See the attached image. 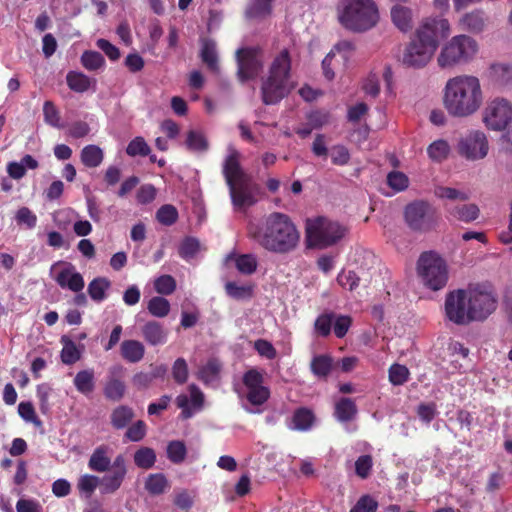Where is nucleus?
<instances>
[{
  "instance_id": "680f3d73",
  "label": "nucleus",
  "mask_w": 512,
  "mask_h": 512,
  "mask_svg": "<svg viewBox=\"0 0 512 512\" xmlns=\"http://www.w3.org/2000/svg\"><path fill=\"white\" fill-rule=\"evenodd\" d=\"M178 217V212L172 205L162 206L156 214L157 220L163 225H172Z\"/></svg>"
},
{
  "instance_id": "6ab92c4d",
  "label": "nucleus",
  "mask_w": 512,
  "mask_h": 512,
  "mask_svg": "<svg viewBox=\"0 0 512 512\" xmlns=\"http://www.w3.org/2000/svg\"><path fill=\"white\" fill-rule=\"evenodd\" d=\"M56 283L62 288L72 292H81L85 281L81 273L71 263H64L54 277Z\"/></svg>"
},
{
  "instance_id": "bb28decb",
  "label": "nucleus",
  "mask_w": 512,
  "mask_h": 512,
  "mask_svg": "<svg viewBox=\"0 0 512 512\" xmlns=\"http://www.w3.org/2000/svg\"><path fill=\"white\" fill-rule=\"evenodd\" d=\"M446 211L456 220L466 223L476 220L479 216V208L476 204L446 206Z\"/></svg>"
},
{
  "instance_id": "f8f14e48",
  "label": "nucleus",
  "mask_w": 512,
  "mask_h": 512,
  "mask_svg": "<svg viewBox=\"0 0 512 512\" xmlns=\"http://www.w3.org/2000/svg\"><path fill=\"white\" fill-rule=\"evenodd\" d=\"M450 34L451 25L448 19L440 16L423 19L414 32L415 37L436 51L441 40L448 38Z\"/></svg>"
},
{
  "instance_id": "9b49d317",
  "label": "nucleus",
  "mask_w": 512,
  "mask_h": 512,
  "mask_svg": "<svg viewBox=\"0 0 512 512\" xmlns=\"http://www.w3.org/2000/svg\"><path fill=\"white\" fill-rule=\"evenodd\" d=\"M239 395L248 404L244 408L249 413H260L262 406L270 397V390L264 385L263 374L257 369H250L243 375V388Z\"/></svg>"
},
{
  "instance_id": "4468645a",
  "label": "nucleus",
  "mask_w": 512,
  "mask_h": 512,
  "mask_svg": "<svg viewBox=\"0 0 512 512\" xmlns=\"http://www.w3.org/2000/svg\"><path fill=\"white\" fill-rule=\"evenodd\" d=\"M238 77L244 82L256 78L262 71L264 55L260 48H241L236 52Z\"/></svg>"
},
{
  "instance_id": "7c9ffc66",
  "label": "nucleus",
  "mask_w": 512,
  "mask_h": 512,
  "mask_svg": "<svg viewBox=\"0 0 512 512\" xmlns=\"http://www.w3.org/2000/svg\"><path fill=\"white\" fill-rule=\"evenodd\" d=\"M111 286L109 279L105 277L94 278L87 287L90 298L95 302H102L107 297V291Z\"/></svg>"
},
{
  "instance_id": "473e14b6",
  "label": "nucleus",
  "mask_w": 512,
  "mask_h": 512,
  "mask_svg": "<svg viewBox=\"0 0 512 512\" xmlns=\"http://www.w3.org/2000/svg\"><path fill=\"white\" fill-rule=\"evenodd\" d=\"M357 413V408L350 398H342L335 404L334 415L340 422L352 420Z\"/></svg>"
},
{
  "instance_id": "de8ad7c7",
  "label": "nucleus",
  "mask_w": 512,
  "mask_h": 512,
  "mask_svg": "<svg viewBox=\"0 0 512 512\" xmlns=\"http://www.w3.org/2000/svg\"><path fill=\"white\" fill-rule=\"evenodd\" d=\"M186 453V446L182 441H171L167 446V457L173 463L183 462L186 457Z\"/></svg>"
},
{
  "instance_id": "a19ab883",
  "label": "nucleus",
  "mask_w": 512,
  "mask_h": 512,
  "mask_svg": "<svg viewBox=\"0 0 512 512\" xmlns=\"http://www.w3.org/2000/svg\"><path fill=\"white\" fill-rule=\"evenodd\" d=\"M169 487L166 477L161 474H151L145 482L146 490L153 495H159L165 492Z\"/></svg>"
},
{
  "instance_id": "0eeeda50",
  "label": "nucleus",
  "mask_w": 512,
  "mask_h": 512,
  "mask_svg": "<svg viewBox=\"0 0 512 512\" xmlns=\"http://www.w3.org/2000/svg\"><path fill=\"white\" fill-rule=\"evenodd\" d=\"M479 44L467 34H458L446 41L437 56V65L451 69L471 63L478 55Z\"/></svg>"
},
{
  "instance_id": "a18cd8bd",
  "label": "nucleus",
  "mask_w": 512,
  "mask_h": 512,
  "mask_svg": "<svg viewBox=\"0 0 512 512\" xmlns=\"http://www.w3.org/2000/svg\"><path fill=\"white\" fill-rule=\"evenodd\" d=\"M66 79L69 88L76 92H84L90 87V79L83 73L69 72Z\"/></svg>"
},
{
  "instance_id": "cd10ccee",
  "label": "nucleus",
  "mask_w": 512,
  "mask_h": 512,
  "mask_svg": "<svg viewBox=\"0 0 512 512\" xmlns=\"http://www.w3.org/2000/svg\"><path fill=\"white\" fill-rule=\"evenodd\" d=\"M73 384L76 390L85 395L89 396L95 390V375L92 369H84L76 373Z\"/></svg>"
},
{
  "instance_id": "f03ea898",
  "label": "nucleus",
  "mask_w": 512,
  "mask_h": 512,
  "mask_svg": "<svg viewBox=\"0 0 512 512\" xmlns=\"http://www.w3.org/2000/svg\"><path fill=\"white\" fill-rule=\"evenodd\" d=\"M249 236L263 249L286 254L296 249L300 241V232L291 218L280 212H273L260 223H251Z\"/></svg>"
},
{
  "instance_id": "72a5a7b5",
  "label": "nucleus",
  "mask_w": 512,
  "mask_h": 512,
  "mask_svg": "<svg viewBox=\"0 0 512 512\" xmlns=\"http://www.w3.org/2000/svg\"><path fill=\"white\" fill-rule=\"evenodd\" d=\"M61 343L63 345L61 351V360L66 365H72L76 363L81 357V350L76 344L66 335L61 337Z\"/></svg>"
},
{
  "instance_id": "aec40b11",
  "label": "nucleus",
  "mask_w": 512,
  "mask_h": 512,
  "mask_svg": "<svg viewBox=\"0 0 512 512\" xmlns=\"http://www.w3.org/2000/svg\"><path fill=\"white\" fill-rule=\"evenodd\" d=\"M112 452V448L105 444L96 447L89 458L88 467L98 473L110 472L113 465Z\"/></svg>"
},
{
  "instance_id": "49530a36",
  "label": "nucleus",
  "mask_w": 512,
  "mask_h": 512,
  "mask_svg": "<svg viewBox=\"0 0 512 512\" xmlns=\"http://www.w3.org/2000/svg\"><path fill=\"white\" fill-rule=\"evenodd\" d=\"M81 63L87 70L95 71L104 66L105 59L97 51H85L81 56Z\"/></svg>"
},
{
  "instance_id": "1a4fd4ad",
  "label": "nucleus",
  "mask_w": 512,
  "mask_h": 512,
  "mask_svg": "<svg viewBox=\"0 0 512 512\" xmlns=\"http://www.w3.org/2000/svg\"><path fill=\"white\" fill-rule=\"evenodd\" d=\"M305 233L308 247L325 249L340 242L347 228L337 221L319 216L306 220Z\"/></svg>"
},
{
  "instance_id": "39448f33",
  "label": "nucleus",
  "mask_w": 512,
  "mask_h": 512,
  "mask_svg": "<svg viewBox=\"0 0 512 512\" xmlns=\"http://www.w3.org/2000/svg\"><path fill=\"white\" fill-rule=\"evenodd\" d=\"M291 59L287 49H283L272 60L266 77L262 79L261 94L267 105L278 103L290 90Z\"/></svg>"
},
{
  "instance_id": "5fc2aeb1",
  "label": "nucleus",
  "mask_w": 512,
  "mask_h": 512,
  "mask_svg": "<svg viewBox=\"0 0 512 512\" xmlns=\"http://www.w3.org/2000/svg\"><path fill=\"white\" fill-rule=\"evenodd\" d=\"M333 321L334 313H325L318 316L314 324L316 333L322 337H327L331 333Z\"/></svg>"
},
{
  "instance_id": "4c0bfd02",
  "label": "nucleus",
  "mask_w": 512,
  "mask_h": 512,
  "mask_svg": "<svg viewBox=\"0 0 512 512\" xmlns=\"http://www.w3.org/2000/svg\"><path fill=\"white\" fill-rule=\"evenodd\" d=\"M271 12V0H250L246 9L248 18H264Z\"/></svg>"
},
{
  "instance_id": "4be33fe9",
  "label": "nucleus",
  "mask_w": 512,
  "mask_h": 512,
  "mask_svg": "<svg viewBox=\"0 0 512 512\" xmlns=\"http://www.w3.org/2000/svg\"><path fill=\"white\" fill-rule=\"evenodd\" d=\"M200 58L202 62L214 73L219 72V57L217 43L210 38H202L200 41Z\"/></svg>"
},
{
  "instance_id": "dca6fc26",
  "label": "nucleus",
  "mask_w": 512,
  "mask_h": 512,
  "mask_svg": "<svg viewBox=\"0 0 512 512\" xmlns=\"http://www.w3.org/2000/svg\"><path fill=\"white\" fill-rule=\"evenodd\" d=\"M435 52L436 50L413 36L404 49L401 61L407 67L422 68L431 61Z\"/></svg>"
},
{
  "instance_id": "864d4df0",
  "label": "nucleus",
  "mask_w": 512,
  "mask_h": 512,
  "mask_svg": "<svg viewBox=\"0 0 512 512\" xmlns=\"http://www.w3.org/2000/svg\"><path fill=\"white\" fill-rule=\"evenodd\" d=\"M18 413L25 422L32 423L36 427L42 426V421L37 417L31 402H20L18 405Z\"/></svg>"
},
{
  "instance_id": "a211bd4d",
  "label": "nucleus",
  "mask_w": 512,
  "mask_h": 512,
  "mask_svg": "<svg viewBox=\"0 0 512 512\" xmlns=\"http://www.w3.org/2000/svg\"><path fill=\"white\" fill-rule=\"evenodd\" d=\"M188 391L189 395L180 394L176 398V404L181 409V416L184 419L191 418L204 405V394L195 384L189 385Z\"/></svg>"
},
{
  "instance_id": "603ef678",
  "label": "nucleus",
  "mask_w": 512,
  "mask_h": 512,
  "mask_svg": "<svg viewBox=\"0 0 512 512\" xmlns=\"http://www.w3.org/2000/svg\"><path fill=\"white\" fill-rule=\"evenodd\" d=\"M125 392V385L122 381L117 379H111L107 382L104 388V395L106 398L118 401L120 400Z\"/></svg>"
},
{
  "instance_id": "13d9d810",
  "label": "nucleus",
  "mask_w": 512,
  "mask_h": 512,
  "mask_svg": "<svg viewBox=\"0 0 512 512\" xmlns=\"http://www.w3.org/2000/svg\"><path fill=\"white\" fill-rule=\"evenodd\" d=\"M154 287L157 293L162 295H170L176 288V282L170 275H162L154 282Z\"/></svg>"
},
{
  "instance_id": "9d476101",
  "label": "nucleus",
  "mask_w": 512,
  "mask_h": 512,
  "mask_svg": "<svg viewBox=\"0 0 512 512\" xmlns=\"http://www.w3.org/2000/svg\"><path fill=\"white\" fill-rule=\"evenodd\" d=\"M417 275L427 288L438 291L448 281V268L445 260L437 253L428 251L420 255L417 261Z\"/></svg>"
},
{
  "instance_id": "423d86ee",
  "label": "nucleus",
  "mask_w": 512,
  "mask_h": 512,
  "mask_svg": "<svg viewBox=\"0 0 512 512\" xmlns=\"http://www.w3.org/2000/svg\"><path fill=\"white\" fill-rule=\"evenodd\" d=\"M223 173L229 186L233 205L238 209L252 205L254 199L250 191V180L240 166V153L232 145H229L227 149Z\"/></svg>"
},
{
  "instance_id": "393cba45",
  "label": "nucleus",
  "mask_w": 512,
  "mask_h": 512,
  "mask_svg": "<svg viewBox=\"0 0 512 512\" xmlns=\"http://www.w3.org/2000/svg\"><path fill=\"white\" fill-rule=\"evenodd\" d=\"M122 358L129 363L140 362L145 355V347L138 340H124L120 345Z\"/></svg>"
},
{
  "instance_id": "c85d7f7f",
  "label": "nucleus",
  "mask_w": 512,
  "mask_h": 512,
  "mask_svg": "<svg viewBox=\"0 0 512 512\" xmlns=\"http://www.w3.org/2000/svg\"><path fill=\"white\" fill-rule=\"evenodd\" d=\"M412 17V11L408 7L396 5L391 9L392 22L403 32L411 30Z\"/></svg>"
},
{
  "instance_id": "3c124183",
  "label": "nucleus",
  "mask_w": 512,
  "mask_h": 512,
  "mask_svg": "<svg viewBox=\"0 0 512 512\" xmlns=\"http://www.w3.org/2000/svg\"><path fill=\"white\" fill-rule=\"evenodd\" d=\"M387 184L395 192H401L408 188L409 179L403 172L392 171L387 175Z\"/></svg>"
},
{
  "instance_id": "ea45409f",
  "label": "nucleus",
  "mask_w": 512,
  "mask_h": 512,
  "mask_svg": "<svg viewBox=\"0 0 512 512\" xmlns=\"http://www.w3.org/2000/svg\"><path fill=\"white\" fill-rule=\"evenodd\" d=\"M134 414L131 408L119 406L111 414V423L116 429H122L133 419Z\"/></svg>"
},
{
  "instance_id": "a878e982",
  "label": "nucleus",
  "mask_w": 512,
  "mask_h": 512,
  "mask_svg": "<svg viewBox=\"0 0 512 512\" xmlns=\"http://www.w3.org/2000/svg\"><path fill=\"white\" fill-rule=\"evenodd\" d=\"M38 161L31 155H25L20 161H12L7 164L8 175L16 180L23 178L27 169L34 170L38 167Z\"/></svg>"
},
{
  "instance_id": "0e129e2a",
  "label": "nucleus",
  "mask_w": 512,
  "mask_h": 512,
  "mask_svg": "<svg viewBox=\"0 0 512 512\" xmlns=\"http://www.w3.org/2000/svg\"><path fill=\"white\" fill-rule=\"evenodd\" d=\"M332 117L326 111H313L308 116L310 128H321L332 124Z\"/></svg>"
},
{
  "instance_id": "f3484780",
  "label": "nucleus",
  "mask_w": 512,
  "mask_h": 512,
  "mask_svg": "<svg viewBox=\"0 0 512 512\" xmlns=\"http://www.w3.org/2000/svg\"><path fill=\"white\" fill-rule=\"evenodd\" d=\"M489 146L484 133L479 130L471 132L458 143V152L467 160L483 159L488 154Z\"/></svg>"
},
{
  "instance_id": "4d7b16f0",
  "label": "nucleus",
  "mask_w": 512,
  "mask_h": 512,
  "mask_svg": "<svg viewBox=\"0 0 512 512\" xmlns=\"http://www.w3.org/2000/svg\"><path fill=\"white\" fill-rule=\"evenodd\" d=\"M186 145L190 150L202 151L207 148V141L200 130H190L186 137Z\"/></svg>"
},
{
  "instance_id": "b1692460",
  "label": "nucleus",
  "mask_w": 512,
  "mask_h": 512,
  "mask_svg": "<svg viewBox=\"0 0 512 512\" xmlns=\"http://www.w3.org/2000/svg\"><path fill=\"white\" fill-rule=\"evenodd\" d=\"M461 29L470 33H480L484 30L486 24V17L482 10H473L468 13H464L459 21Z\"/></svg>"
},
{
  "instance_id": "f704fd0d",
  "label": "nucleus",
  "mask_w": 512,
  "mask_h": 512,
  "mask_svg": "<svg viewBox=\"0 0 512 512\" xmlns=\"http://www.w3.org/2000/svg\"><path fill=\"white\" fill-rule=\"evenodd\" d=\"M314 415L308 409L301 408L293 414L289 427L293 430L306 431L309 430L313 424Z\"/></svg>"
},
{
  "instance_id": "774afa93",
  "label": "nucleus",
  "mask_w": 512,
  "mask_h": 512,
  "mask_svg": "<svg viewBox=\"0 0 512 512\" xmlns=\"http://www.w3.org/2000/svg\"><path fill=\"white\" fill-rule=\"evenodd\" d=\"M377 502L370 496L361 497L350 512H375Z\"/></svg>"
},
{
  "instance_id": "37998d69",
  "label": "nucleus",
  "mask_w": 512,
  "mask_h": 512,
  "mask_svg": "<svg viewBox=\"0 0 512 512\" xmlns=\"http://www.w3.org/2000/svg\"><path fill=\"white\" fill-rule=\"evenodd\" d=\"M226 293L234 299L244 300L252 296L253 287L251 285H240L236 282H227L225 285Z\"/></svg>"
},
{
  "instance_id": "c03bdc74",
  "label": "nucleus",
  "mask_w": 512,
  "mask_h": 512,
  "mask_svg": "<svg viewBox=\"0 0 512 512\" xmlns=\"http://www.w3.org/2000/svg\"><path fill=\"white\" fill-rule=\"evenodd\" d=\"M436 197L447 200L467 201L470 195L467 192L446 186H437L434 190Z\"/></svg>"
},
{
  "instance_id": "2eb2a0df",
  "label": "nucleus",
  "mask_w": 512,
  "mask_h": 512,
  "mask_svg": "<svg viewBox=\"0 0 512 512\" xmlns=\"http://www.w3.org/2000/svg\"><path fill=\"white\" fill-rule=\"evenodd\" d=\"M405 221L415 231H427L434 222L432 207L424 201H415L405 208Z\"/></svg>"
},
{
  "instance_id": "69168bd1",
  "label": "nucleus",
  "mask_w": 512,
  "mask_h": 512,
  "mask_svg": "<svg viewBox=\"0 0 512 512\" xmlns=\"http://www.w3.org/2000/svg\"><path fill=\"white\" fill-rule=\"evenodd\" d=\"M373 466L370 455H362L355 461V473L358 477L365 479L369 476Z\"/></svg>"
},
{
  "instance_id": "09e8293b",
  "label": "nucleus",
  "mask_w": 512,
  "mask_h": 512,
  "mask_svg": "<svg viewBox=\"0 0 512 512\" xmlns=\"http://www.w3.org/2000/svg\"><path fill=\"white\" fill-rule=\"evenodd\" d=\"M52 391V388L47 383H42L37 386L36 396L39 400V408L42 414H48L51 410L49 399Z\"/></svg>"
},
{
  "instance_id": "20e7f679",
  "label": "nucleus",
  "mask_w": 512,
  "mask_h": 512,
  "mask_svg": "<svg viewBox=\"0 0 512 512\" xmlns=\"http://www.w3.org/2000/svg\"><path fill=\"white\" fill-rule=\"evenodd\" d=\"M336 16L340 25L352 33H365L376 27L380 20L374 0H339Z\"/></svg>"
},
{
  "instance_id": "6e6552de",
  "label": "nucleus",
  "mask_w": 512,
  "mask_h": 512,
  "mask_svg": "<svg viewBox=\"0 0 512 512\" xmlns=\"http://www.w3.org/2000/svg\"><path fill=\"white\" fill-rule=\"evenodd\" d=\"M127 472L126 459L122 454H118L113 460L112 470L109 473L102 478L84 474L77 481V489L85 498H90L99 485L103 494H112L122 486Z\"/></svg>"
},
{
  "instance_id": "ddd939ff",
  "label": "nucleus",
  "mask_w": 512,
  "mask_h": 512,
  "mask_svg": "<svg viewBox=\"0 0 512 512\" xmlns=\"http://www.w3.org/2000/svg\"><path fill=\"white\" fill-rule=\"evenodd\" d=\"M487 128H509L512 124V102L504 97L489 100L481 112Z\"/></svg>"
},
{
  "instance_id": "c9c22d12",
  "label": "nucleus",
  "mask_w": 512,
  "mask_h": 512,
  "mask_svg": "<svg viewBox=\"0 0 512 512\" xmlns=\"http://www.w3.org/2000/svg\"><path fill=\"white\" fill-rule=\"evenodd\" d=\"M221 365L216 359L209 360L198 372V377L207 385L216 383L219 379Z\"/></svg>"
},
{
  "instance_id": "e2e57ef3",
  "label": "nucleus",
  "mask_w": 512,
  "mask_h": 512,
  "mask_svg": "<svg viewBox=\"0 0 512 512\" xmlns=\"http://www.w3.org/2000/svg\"><path fill=\"white\" fill-rule=\"evenodd\" d=\"M126 152L130 156H146L150 152L148 144L142 137H136L127 146Z\"/></svg>"
},
{
  "instance_id": "bf43d9fd",
  "label": "nucleus",
  "mask_w": 512,
  "mask_h": 512,
  "mask_svg": "<svg viewBox=\"0 0 512 512\" xmlns=\"http://www.w3.org/2000/svg\"><path fill=\"white\" fill-rule=\"evenodd\" d=\"M409 370L404 365L393 364L389 368V380L393 385H402L408 380Z\"/></svg>"
},
{
  "instance_id": "c756f323",
  "label": "nucleus",
  "mask_w": 512,
  "mask_h": 512,
  "mask_svg": "<svg viewBox=\"0 0 512 512\" xmlns=\"http://www.w3.org/2000/svg\"><path fill=\"white\" fill-rule=\"evenodd\" d=\"M226 263L234 260L237 270L245 275H250L254 273L257 269V259L253 254H242V255H234L229 254L226 257Z\"/></svg>"
},
{
  "instance_id": "5701e85b",
  "label": "nucleus",
  "mask_w": 512,
  "mask_h": 512,
  "mask_svg": "<svg viewBox=\"0 0 512 512\" xmlns=\"http://www.w3.org/2000/svg\"><path fill=\"white\" fill-rule=\"evenodd\" d=\"M488 78L499 87L512 84V65L504 62L492 63L487 70Z\"/></svg>"
},
{
  "instance_id": "f257e3e1",
  "label": "nucleus",
  "mask_w": 512,
  "mask_h": 512,
  "mask_svg": "<svg viewBox=\"0 0 512 512\" xmlns=\"http://www.w3.org/2000/svg\"><path fill=\"white\" fill-rule=\"evenodd\" d=\"M497 301L490 286L485 284L470 285L447 294L445 314L458 325L473 321H483L496 309Z\"/></svg>"
},
{
  "instance_id": "58836bf2",
  "label": "nucleus",
  "mask_w": 512,
  "mask_h": 512,
  "mask_svg": "<svg viewBox=\"0 0 512 512\" xmlns=\"http://www.w3.org/2000/svg\"><path fill=\"white\" fill-rule=\"evenodd\" d=\"M156 462V454L152 448L141 447L134 453V463L142 469H150Z\"/></svg>"
},
{
  "instance_id": "8fccbe9b",
  "label": "nucleus",
  "mask_w": 512,
  "mask_h": 512,
  "mask_svg": "<svg viewBox=\"0 0 512 512\" xmlns=\"http://www.w3.org/2000/svg\"><path fill=\"white\" fill-rule=\"evenodd\" d=\"M450 151L449 145L444 140L434 141L427 149L429 157L434 161H442L446 159Z\"/></svg>"
},
{
  "instance_id": "7ed1b4c3",
  "label": "nucleus",
  "mask_w": 512,
  "mask_h": 512,
  "mask_svg": "<svg viewBox=\"0 0 512 512\" xmlns=\"http://www.w3.org/2000/svg\"><path fill=\"white\" fill-rule=\"evenodd\" d=\"M483 102L484 92L477 76L460 74L446 81L443 104L449 115L469 118L480 110Z\"/></svg>"
},
{
  "instance_id": "e433bc0d",
  "label": "nucleus",
  "mask_w": 512,
  "mask_h": 512,
  "mask_svg": "<svg viewBox=\"0 0 512 512\" xmlns=\"http://www.w3.org/2000/svg\"><path fill=\"white\" fill-rule=\"evenodd\" d=\"M333 360L328 355L314 356L311 361V371L318 378H326L332 369Z\"/></svg>"
},
{
  "instance_id": "052dcab7",
  "label": "nucleus",
  "mask_w": 512,
  "mask_h": 512,
  "mask_svg": "<svg viewBox=\"0 0 512 512\" xmlns=\"http://www.w3.org/2000/svg\"><path fill=\"white\" fill-rule=\"evenodd\" d=\"M351 324L352 319L350 316L334 314L333 330L336 337L343 338L347 334Z\"/></svg>"
},
{
  "instance_id": "2f4dec72",
  "label": "nucleus",
  "mask_w": 512,
  "mask_h": 512,
  "mask_svg": "<svg viewBox=\"0 0 512 512\" xmlns=\"http://www.w3.org/2000/svg\"><path fill=\"white\" fill-rule=\"evenodd\" d=\"M80 158L86 167L96 168L102 163L104 153L97 145H87L82 149Z\"/></svg>"
},
{
  "instance_id": "6e6d98bb",
  "label": "nucleus",
  "mask_w": 512,
  "mask_h": 512,
  "mask_svg": "<svg viewBox=\"0 0 512 512\" xmlns=\"http://www.w3.org/2000/svg\"><path fill=\"white\" fill-rule=\"evenodd\" d=\"M200 250V243L196 238H186L180 245L179 254L182 258L189 260L196 256Z\"/></svg>"
},
{
  "instance_id": "338daca9",
  "label": "nucleus",
  "mask_w": 512,
  "mask_h": 512,
  "mask_svg": "<svg viewBox=\"0 0 512 512\" xmlns=\"http://www.w3.org/2000/svg\"><path fill=\"white\" fill-rule=\"evenodd\" d=\"M15 218L18 224L26 225L29 229L34 228L37 223L36 215L27 207H21L17 211Z\"/></svg>"
},
{
  "instance_id": "79ce46f5",
  "label": "nucleus",
  "mask_w": 512,
  "mask_h": 512,
  "mask_svg": "<svg viewBox=\"0 0 512 512\" xmlns=\"http://www.w3.org/2000/svg\"><path fill=\"white\" fill-rule=\"evenodd\" d=\"M147 309L152 316L163 318L170 312V303L163 297L155 296L149 300Z\"/></svg>"
},
{
  "instance_id": "412c9836",
  "label": "nucleus",
  "mask_w": 512,
  "mask_h": 512,
  "mask_svg": "<svg viewBox=\"0 0 512 512\" xmlns=\"http://www.w3.org/2000/svg\"><path fill=\"white\" fill-rule=\"evenodd\" d=\"M144 340L152 346L163 345L167 342L168 331L157 321H148L141 328Z\"/></svg>"
}]
</instances>
